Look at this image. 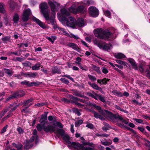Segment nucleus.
I'll list each match as a JSON object with an SVG mask.
<instances>
[{"label":"nucleus","instance_id":"f8f14e48","mask_svg":"<svg viewBox=\"0 0 150 150\" xmlns=\"http://www.w3.org/2000/svg\"><path fill=\"white\" fill-rule=\"evenodd\" d=\"M94 107L98 110L100 114H102L104 116H105L106 115H107L108 116V117L110 118V116H111L112 114L111 112L106 110H102L101 108L99 106L95 105Z\"/></svg>","mask_w":150,"mask_h":150},{"label":"nucleus","instance_id":"aec40b11","mask_svg":"<svg viewBox=\"0 0 150 150\" xmlns=\"http://www.w3.org/2000/svg\"><path fill=\"white\" fill-rule=\"evenodd\" d=\"M33 20L35 22L40 26L43 28H46L45 24L36 18L35 17H33Z\"/></svg>","mask_w":150,"mask_h":150},{"label":"nucleus","instance_id":"7ed1b4c3","mask_svg":"<svg viewBox=\"0 0 150 150\" xmlns=\"http://www.w3.org/2000/svg\"><path fill=\"white\" fill-rule=\"evenodd\" d=\"M79 5V6H78L76 8L71 6L67 10L65 8H62L60 10L61 13L63 16L68 17L69 16L70 13H77L81 14L85 13L86 10V8L83 6V5Z\"/></svg>","mask_w":150,"mask_h":150},{"label":"nucleus","instance_id":"774afa93","mask_svg":"<svg viewBox=\"0 0 150 150\" xmlns=\"http://www.w3.org/2000/svg\"><path fill=\"white\" fill-rule=\"evenodd\" d=\"M70 37L71 38H74L76 40H77L79 38L77 35H76L72 34H71Z\"/></svg>","mask_w":150,"mask_h":150},{"label":"nucleus","instance_id":"5701e85b","mask_svg":"<svg viewBox=\"0 0 150 150\" xmlns=\"http://www.w3.org/2000/svg\"><path fill=\"white\" fill-rule=\"evenodd\" d=\"M54 132L58 135H60L62 137L65 134L64 132L63 129H59L56 127L55 130Z\"/></svg>","mask_w":150,"mask_h":150},{"label":"nucleus","instance_id":"6e6552de","mask_svg":"<svg viewBox=\"0 0 150 150\" xmlns=\"http://www.w3.org/2000/svg\"><path fill=\"white\" fill-rule=\"evenodd\" d=\"M62 138L63 140L67 144L68 147L70 149L73 148L74 150L78 143L71 142L70 141V137L67 134H65L62 136Z\"/></svg>","mask_w":150,"mask_h":150},{"label":"nucleus","instance_id":"f257e3e1","mask_svg":"<svg viewBox=\"0 0 150 150\" xmlns=\"http://www.w3.org/2000/svg\"><path fill=\"white\" fill-rule=\"evenodd\" d=\"M115 31V29L112 28H110L109 30L104 31L101 28H97L94 30V33L95 36L98 38L107 40L112 37Z\"/></svg>","mask_w":150,"mask_h":150},{"label":"nucleus","instance_id":"20e7f679","mask_svg":"<svg viewBox=\"0 0 150 150\" xmlns=\"http://www.w3.org/2000/svg\"><path fill=\"white\" fill-rule=\"evenodd\" d=\"M37 131L36 129H34L33 132V136L32 138L30 139L29 141H27L24 146V149H28L33 146V145L31 143L34 140L36 143L38 142V136L37 135Z\"/></svg>","mask_w":150,"mask_h":150},{"label":"nucleus","instance_id":"4c0bfd02","mask_svg":"<svg viewBox=\"0 0 150 150\" xmlns=\"http://www.w3.org/2000/svg\"><path fill=\"white\" fill-rule=\"evenodd\" d=\"M4 43H6L7 41H8L10 40V38L9 36H5L1 39Z\"/></svg>","mask_w":150,"mask_h":150},{"label":"nucleus","instance_id":"a211bd4d","mask_svg":"<svg viewBox=\"0 0 150 150\" xmlns=\"http://www.w3.org/2000/svg\"><path fill=\"white\" fill-rule=\"evenodd\" d=\"M92 112L94 115V117L97 119L99 118L101 120H103L104 119V117H108L107 115H106L105 116H104L102 114H99L98 113L94 111H92Z\"/></svg>","mask_w":150,"mask_h":150},{"label":"nucleus","instance_id":"338daca9","mask_svg":"<svg viewBox=\"0 0 150 150\" xmlns=\"http://www.w3.org/2000/svg\"><path fill=\"white\" fill-rule=\"evenodd\" d=\"M134 120L135 121L139 123H142L143 122V120L141 119H139L137 118H135Z\"/></svg>","mask_w":150,"mask_h":150},{"label":"nucleus","instance_id":"e433bc0d","mask_svg":"<svg viewBox=\"0 0 150 150\" xmlns=\"http://www.w3.org/2000/svg\"><path fill=\"white\" fill-rule=\"evenodd\" d=\"M58 29L59 30L62 32V34L67 36L69 35V34L66 32L64 29L59 28H58Z\"/></svg>","mask_w":150,"mask_h":150},{"label":"nucleus","instance_id":"b1692460","mask_svg":"<svg viewBox=\"0 0 150 150\" xmlns=\"http://www.w3.org/2000/svg\"><path fill=\"white\" fill-rule=\"evenodd\" d=\"M91 68L94 71L96 72L98 74H101L100 68L92 64Z\"/></svg>","mask_w":150,"mask_h":150},{"label":"nucleus","instance_id":"dca6fc26","mask_svg":"<svg viewBox=\"0 0 150 150\" xmlns=\"http://www.w3.org/2000/svg\"><path fill=\"white\" fill-rule=\"evenodd\" d=\"M74 150H93V149L91 147L84 146L83 145L78 143Z\"/></svg>","mask_w":150,"mask_h":150},{"label":"nucleus","instance_id":"393cba45","mask_svg":"<svg viewBox=\"0 0 150 150\" xmlns=\"http://www.w3.org/2000/svg\"><path fill=\"white\" fill-rule=\"evenodd\" d=\"M67 45L69 47L72 48L73 49L77 51H79V48L77 47L76 45L74 43H69L67 44Z\"/></svg>","mask_w":150,"mask_h":150},{"label":"nucleus","instance_id":"f3484780","mask_svg":"<svg viewBox=\"0 0 150 150\" xmlns=\"http://www.w3.org/2000/svg\"><path fill=\"white\" fill-rule=\"evenodd\" d=\"M94 2L92 0H83V1L77 3V5H91L93 4Z\"/></svg>","mask_w":150,"mask_h":150},{"label":"nucleus","instance_id":"a19ab883","mask_svg":"<svg viewBox=\"0 0 150 150\" xmlns=\"http://www.w3.org/2000/svg\"><path fill=\"white\" fill-rule=\"evenodd\" d=\"M104 14L106 16L110 18L111 16V13L108 10H107L104 11Z\"/></svg>","mask_w":150,"mask_h":150},{"label":"nucleus","instance_id":"2f4dec72","mask_svg":"<svg viewBox=\"0 0 150 150\" xmlns=\"http://www.w3.org/2000/svg\"><path fill=\"white\" fill-rule=\"evenodd\" d=\"M46 38L53 43L54 41L56 39V37L54 36H52L51 37H47Z\"/></svg>","mask_w":150,"mask_h":150},{"label":"nucleus","instance_id":"de8ad7c7","mask_svg":"<svg viewBox=\"0 0 150 150\" xmlns=\"http://www.w3.org/2000/svg\"><path fill=\"white\" fill-rule=\"evenodd\" d=\"M47 104V103L46 102L38 103L35 104V106H42L44 105H46Z\"/></svg>","mask_w":150,"mask_h":150},{"label":"nucleus","instance_id":"8fccbe9b","mask_svg":"<svg viewBox=\"0 0 150 150\" xmlns=\"http://www.w3.org/2000/svg\"><path fill=\"white\" fill-rule=\"evenodd\" d=\"M14 145H15V147L17 148V150H22V145L21 144H18L16 145L15 144Z\"/></svg>","mask_w":150,"mask_h":150},{"label":"nucleus","instance_id":"09e8293b","mask_svg":"<svg viewBox=\"0 0 150 150\" xmlns=\"http://www.w3.org/2000/svg\"><path fill=\"white\" fill-rule=\"evenodd\" d=\"M17 130L20 134H23L24 133L23 130L21 127H18L17 129Z\"/></svg>","mask_w":150,"mask_h":150},{"label":"nucleus","instance_id":"bb28decb","mask_svg":"<svg viewBox=\"0 0 150 150\" xmlns=\"http://www.w3.org/2000/svg\"><path fill=\"white\" fill-rule=\"evenodd\" d=\"M88 84L90 85L93 88L97 90H99L100 88L95 83H92L90 82H88Z\"/></svg>","mask_w":150,"mask_h":150},{"label":"nucleus","instance_id":"3c124183","mask_svg":"<svg viewBox=\"0 0 150 150\" xmlns=\"http://www.w3.org/2000/svg\"><path fill=\"white\" fill-rule=\"evenodd\" d=\"M38 74L37 73H30L28 74V77H35Z\"/></svg>","mask_w":150,"mask_h":150},{"label":"nucleus","instance_id":"9b49d317","mask_svg":"<svg viewBox=\"0 0 150 150\" xmlns=\"http://www.w3.org/2000/svg\"><path fill=\"white\" fill-rule=\"evenodd\" d=\"M46 123H44L42 125V128L47 133L49 132L50 133L54 132L56 127L50 125L46 126Z\"/></svg>","mask_w":150,"mask_h":150},{"label":"nucleus","instance_id":"cd10ccee","mask_svg":"<svg viewBox=\"0 0 150 150\" xmlns=\"http://www.w3.org/2000/svg\"><path fill=\"white\" fill-rule=\"evenodd\" d=\"M47 119V115L46 114L42 115H41V118L40 120V122L41 123H47L45 121Z\"/></svg>","mask_w":150,"mask_h":150},{"label":"nucleus","instance_id":"4468645a","mask_svg":"<svg viewBox=\"0 0 150 150\" xmlns=\"http://www.w3.org/2000/svg\"><path fill=\"white\" fill-rule=\"evenodd\" d=\"M98 47L100 49L105 51H108L111 49L112 47L110 44H106L104 42H102L101 44L98 45Z\"/></svg>","mask_w":150,"mask_h":150},{"label":"nucleus","instance_id":"412c9836","mask_svg":"<svg viewBox=\"0 0 150 150\" xmlns=\"http://www.w3.org/2000/svg\"><path fill=\"white\" fill-rule=\"evenodd\" d=\"M72 93L74 95L81 98H86V97L84 95L83 93H81V92L76 90H72Z\"/></svg>","mask_w":150,"mask_h":150},{"label":"nucleus","instance_id":"4be33fe9","mask_svg":"<svg viewBox=\"0 0 150 150\" xmlns=\"http://www.w3.org/2000/svg\"><path fill=\"white\" fill-rule=\"evenodd\" d=\"M49 21L50 23L48 22V24L51 23L52 25H53V28L54 29H55L57 27V25L56 24V22L55 21L54 17H51L47 21Z\"/></svg>","mask_w":150,"mask_h":150},{"label":"nucleus","instance_id":"423d86ee","mask_svg":"<svg viewBox=\"0 0 150 150\" xmlns=\"http://www.w3.org/2000/svg\"><path fill=\"white\" fill-rule=\"evenodd\" d=\"M48 3L50 7L52 14L54 16L56 14L55 12L58 10L60 5L54 1L48 0Z\"/></svg>","mask_w":150,"mask_h":150},{"label":"nucleus","instance_id":"4d7b16f0","mask_svg":"<svg viewBox=\"0 0 150 150\" xmlns=\"http://www.w3.org/2000/svg\"><path fill=\"white\" fill-rule=\"evenodd\" d=\"M48 119L50 121H55L56 120V117L55 116L53 117L52 116L50 115L48 117Z\"/></svg>","mask_w":150,"mask_h":150},{"label":"nucleus","instance_id":"e2e57ef3","mask_svg":"<svg viewBox=\"0 0 150 150\" xmlns=\"http://www.w3.org/2000/svg\"><path fill=\"white\" fill-rule=\"evenodd\" d=\"M98 99L102 102H104L105 101L104 97L100 95L98 96Z\"/></svg>","mask_w":150,"mask_h":150},{"label":"nucleus","instance_id":"f704fd0d","mask_svg":"<svg viewBox=\"0 0 150 150\" xmlns=\"http://www.w3.org/2000/svg\"><path fill=\"white\" fill-rule=\"evenodd\" d=\"M110 80L109 79H107L104 78L101 80H98V83H101L102 82L103 84H105L107 82Z\"/></svg>","mask_w":150,"mask_h":150},{"label":"nucleus","instance_id":"603ef678","mask_svg":"<svg viewBox=\"0 0 150 150\" xmlns=\"http://www.w3.org/2000/svg\"><path fill=\"white\" fill-rule=\"evenodd\" d=\"M116 61L117 63L120 64L122 65H126V63L122 61L119 60H116Z\"/></svg>","mask_w":150,"mask_h":150},{"label":"nucleus","instance_id":"f03ea898","mask_svg":"<svg viewBox=\"0 0 150 150\" xmlns=\"http://www.w3.org/2000/svg\"><path fill=\"white\" fill-rule=\"evenodd\" d=\"M66 16L62 18L63 21L66 23V25L69 27L74 28L76 26L79 27H82L84 26V20L82 18H79L77 21L73 17H69L68 18L66 17Z\"/></svg>","mask_w":150,"mask_h":150},{"label":"nucleus","instance_id":"72a5a7b5","mask_svg":"<svg viewBox=\"0 0 150 150\" xmlns=\"http://www.w3.org/2000/svg\"><path fill=\"white\" fill-rule=\"evenodd\" d=\"M41 67V64L40 63H38L32 67V69L33 70H38Z\"/></svg>","mask_w":150,"mask_h":150},{"label":"nucleus","instance_id":"ea45409f","mask_svg":"<svg viewBox=\"0 0 150 150\" xmlns=\"http://www.w3.org/2000/svg\"><path fill=\"white\" fill-rule=\"evenodd\" d=\"M43 123H41V124H38L37 125V128L38 129V130L39 131H41L42 129H43L42 128V125H43Z\"/></svg>","mask_w":150,"mask_h":150},{"label":"nucleus","instance_id":"c9c22d12","mask_svg":"<svg viewBox=\"0 0 150 150\" xmlns=\"http://www.w3.org/2000/svg\"><path fill=\"white\" fill-rule=\"evenodd\" d=\"M88 76L89 79L92 81L94 82L96 80V78L95 76L90 74L88 75Z\"/></svg>","mask_w":150,"mask_h":150},{"label":"nucleus","instance_id":"c03bdc74","mask_svg":"<svg viewBox=\"0 0 150 150\" xmlns=\"http://www.w3.org/2000/svg\"><path fill=\"white\" fill-rule=\"evenodd\" d=\"M131 102L133 104L139 106L141 105H142V103L138 102L137 100L135 99L132 100Z\"/></svg>","mask_w":150,"mask_h":150},{"label":"nucleus","instance_id":"a18cd8bd","mask_svg":"<svg viewBox=\"0 0 150 150\" xmlns=\"http://www.w3.org/2000/svg\"><path fill=\"white\" fill-rule=\"evenodd\" d=\"M103 73L104 74H106L108 73V70L107 68L104 67H102L101 68Z\"/></svg>","mask_w":150,"mask_h":150},{"label":"nucleus","instance_id":"13d9d810","mask_svg":"<svg viewBox=\"0 0 150 150\" xmlns=\"http://www.w3.org/2000/svg\"><path fill=\"white\" fill-rule=\"evenodd\" d=\"M8 127V125H6L1 130V134H2V133H3L6 132V129Z\"/></svg>","mask_w":150,"mask_h":150},{"label":"nucleus","instance_id":"ddd939ff","mask_svg":"<svg viewBox=\"0 0 150 150\" xmlns=\"http://www.w3.org/2000/svg\"><path fill=\"white\" fill-rule=\"evenodd\" d=\"M31 13V11L29 8L24 10L22 17L23 21L24 22L27 21L29 18V16Z\"/></svg>","mask_w":150,"mask_h":150},{"label":"nucleus","instance_id":"864d4df0","mask_svg":"<svg viewBox=\"0 0 150 150\" xmlns=\"http://www.w3.org/2000/svg\"><path fill=\"white\" fill-rule=\"evenodd\" d=\"M23 66L25 67H29L31 65V63L28 62H26L23 63Z\"/></svg>","mask_w":150,"mask_h":150},{"label":"nucleus","instance_id":"5fc2aeb1","mask_svg":"<svg viewBox=\"0 0 150 150\" xmlns=\"http://www.w3.org/2000/svg\"><path fill=\"white\" fill-rule=\"evenodd\" d=\"M102 42H98V40L97 39H95L93 41V43L94 44L96 45H97L98 47V45L100 44H101Z\"/></svg>","mask_w":150,"mask_h":150},{"label":"nucleus","instance_id":"58836bf2","mask_svg":"<svg viewBox=\"0 0 150 150\" xmlns=\"http://www.w3.org/2000/svg\"><path fill=\"white\" fill-rule=\"evenodd\" d=\"M83 121L82 120H80L77 121L75 122V126L76 127L79 126L83 123Z\"/></svg>","mask_w":150,"mask_h":150},{"label":"nucleus","instance_id":"79ce46f5","mask_svg":"<svg viewBox=\"0 0 150 150\" xmlns=\"http://www.w3.org/2000/svg\"><path fill=\"white\" fill-rule=\"evenodd\" d=\"M5 11V10L3 5L0 3V12L1 13H4Z\"/></svg>","mask_w":150,"mask_h":150},{"label":"nucleus","instance_id":"1a4fd4ad","mask_svg":"<svg viewBox=\"0 0 150 150\" xmlns=\"http://www.w3.org/2000/svg\"><path fill=\"white\" fill-rule=\"evenodd\" d=\"M129 62L132 65L133 68L137 70H139L141 72H142L144 71L143 64H140L139 65V68H138L136 62L134 60L131 58L128 59Z\"/></svg>","mask_w":150,"mask_h":150},{"label":"nucleus","instance_id":"6ab92c4d","mask_svg":"<svg viewBox=\"0 0 150 150\" xmlns=\"http://www.w3.org/2000/svg\"><path fill=\"white\" fill-rule=\"evenodd\" d=\"M14 98H20L25 95V93L22 90H20L14 93L13 94Z\"/></svg>","mask_w":150,"mask_h":150},{"label":"nucleus","instance_id":"9d476101","mask_svg":"<svg viewBox=\"0 0 150 150\" xmlns=\"http://www.w3.org/2000/svg\"><path fill=\"white\" fill-rule=\"evenodd\" d=\"M89 13L90 15L92 17H96L99 15V11L95 7L91 6L88 9Z\"/></svg>","mask_w":150,"mask_h":150},{"label":"nucleus","instance_id":"a878e982","mask_svg":"<svg viewBox=\"0 0 150 150\" xmlns=\"http://www.w3.org/2000/svg\"><path fill=\"white\" fill-rule=\"evenodd\" d=\"M114 56L115 58L120 59H122L125 57V55L121 53H115L114 54Z\"/></svg>","mask_w":150,"mask_h":150},{"label":"nucleus","instance_id":"473e14b6","mask_svg":"<svg viewBox=\"0 0 150 150\" xmlns=\"http://www.w3.org/2000/svg\"><path fill=\"white\" fill-rule=\"evenodd\" d=\"M19 20V16L17 14H15L13 17V21L15 23H17Z\"/></svg>","mask_w":150,"mask_h":150},{"label":"nucleus","instance_id":"0eeeda50","mask_svg":"<svg viewBox=\"0 0 150 150\" xmlns=\"http://www.w3.org/2000/svg\"><path fill=\"white\" fill-rule=\"evenodd\" d=\"M110 119L111 121L113 122H117L118 120H119L126 125L128 124L129 123L128 119H123L122 117L120 115H117L113 114L112 113L110 116Z\"/></svg>","mask_w":150,"mask_h":150},{"label":"nucleus","instance_id":"39448f33","mask_svg":"<svg viewBox=\"0 0 150 150\" xmlns=\"http://www.w3.org/2000/svg\"><path fill=\"white\" fill-rule=\"evenodd\" d=\"M40 7L41 9V12L43 15L46 21H47L49 19V15L48 11H47L48 5L46 3H43L40 4Z\"/></svg>","mask_w":150,"mask_h":150},{"label":"nucleus","instance_id":"0e129e2a","mask_svg":"<svg viewBox=\"0 0 150 150\" xmlns=\"http://www.w3.org/2000/svg\"><path fill=\"white\" fill-rule=\"evenodd\" d=\"M56 125L60 128H62L63 125L62 124L59 122H57L55 123Z\"/></svg>","mask_w":150,"mask_h":150},{"label":"nucleus","instance_id":"052dcab7","mask_svg":"<svg viewBox=\"0 0 150 150\" xmlns=\"http://www.w3.org/2000/svg\"><path fill=\"white\" fill-rule=\"evenodd\" d=\"M86 127L91 129H92L93 128L94 126L93 124L91 123H88L86 125Z\"/></svg>","mask_w":150,"mask_h":150},{"label":"nucleus","instance_id":"49530a36","mask_svg":"<svg viewBox=\"0 0 150 150\" xmlns=\"http://www.w3.org/2000/svg\"><path fill=\"white\" fill-rule=\"evenodd\" d=\"M52 72L53 73L58 74L60 73V71L58 69L57 67H54L52 69Z\"/></svg>","mask_w":150,"mask_h":150},{"label":"nucleus","instance_id":"6e6d98bb","mask_svg":"<svg viewBox=\"0 0 150 150\" xmlns=\"http://www.w3.org/2000/svg\"><path fill=\"white\" fill-rule=\"evenodd\" d=\"M60 80L64 83L66 84H68L69 83L68 81L65 78H61Z\"/></svg>","mask_w":150,"mask_h":150},{"label":"nucleus","instance_id":"c756f323","mask_svg":"<svg viewBox=\"0 0 150 150\" xmlns=\"http://www.w3.org/2000/svg\"><path fill=\"white\" fill-rule=\"evenodd\" d=\"M33 100V98H30L28 100L25 101L23 102V106H28L30 104H32L30 103L32 102Z\"/></svg>","mask_w":150,"mask_h":150},{"label":"nucleus","instance_id":"37998d69","mask_svg":"<svg viewBox=\"0 0 150 150\" xmlns=\"http://www.w3.org/2000/svg\"><path fill=\"white\" fill-rule=\"evenodd\" d=\"M101 143L104 146H109L112 144V142H109L107 141H101Z\"/></svg>","mask_w":150,"mask_h":150},{"label":"nucleus","instance_id":"7c9ffc66","mask_svg":"<svg viewBox=\"0 0 150 150\" xmlns=\"http://www.w3.org/2000/svg\"><path fill=\"white\" fill-rule=\"evenodd\" d=\"M112 93L113 94L119 97H122L123 96V94L121 92L119 91H117L116 90H114L112 91Z\"/></svg>","mask_w":150,"mask_h":150},{"label":"nucleus","instance_id":"680f3d73","mask_svg":"<svg viewBox=\"0 0 150 150\" xmlns=\"http://www.w3.org/2000/svg\"><path fill=\"white\" fill-rule=\"evenodd\" d=\"M79 67L82 70L84 71H86L88 70V68L86 66H84L83 67L81 66V65H79Z\"/></svg>","mask_w":150,"mask_h":150},{"label":"nucleus","instance_id":"bf43d9fd","mask_svg":"<svg viewBox=\"0 0 150 150\" xmlns=\"http://www.w3.org/2000/svg\"><path fill=\"white\" fill-rule=\"evenodd\" d=\"M74 112L78 116L81 115V113L77 109H74L73 110Z\"/></svg>","mask_w":150,"mask_h":150},{"label":"nucleus","instance_id":"c85d7f7f","mask_svg":"<svg viewBox=\"0 0 150 150\" xmlns=\"http://www.w3.org/2000/svg\"><path fill=\"white\" fill-rule=\"evenodd\" d=\"M4 70L5 71V73L8 76H11L13 74V72L12 70L7 69H4Z\"/></svg>","mask_w":150,"mask_h":150},{"label":"nucleus","instance_id":"2eb2a0df","mask_svg":"<svg viewBox=\"0 0 150 150\" xmlns=\"http://www.w3.org/2000/svg\"><path fill=\"white\" fill-rule=\"evenodd\" d=\"M21 84L22 85H25L28 87H32L33 86H37L39 85L40 83L38 82H30L28 81H24L21 82Z\"/></svg>","mask_w":150,"mask_h":150},{"label":"nucleus","instance_id":"69168bd1","mask_svg":"<svg viewBox=\"0 0 150 150\" xmlns=\"http://www.w3.org/2000/svg\"><path fill=\"white\" fill-rule=\"evenodd\" d=\"M74 100L75 101H79L81 102L84 103L85 102V100H82L81 99L77 97H75Z\"/></svg>","mask_w":150,"mask_h":150}]
</instances>
